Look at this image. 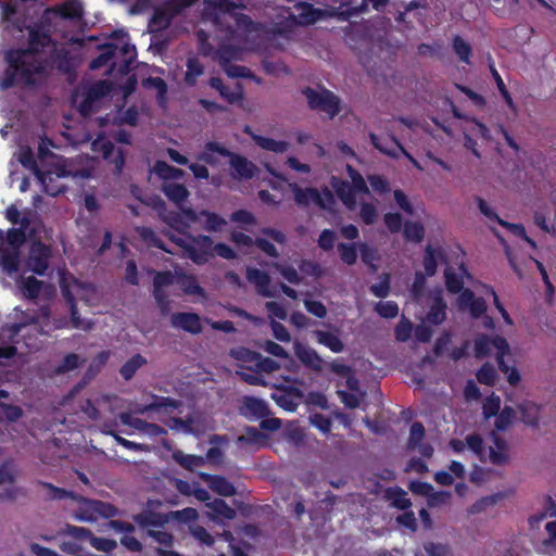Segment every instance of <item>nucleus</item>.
<instances>
[{
  "instance_id": "aec40b11",
  "label": "nucleus",
  "mask_w": 556,
  "mask_h": 556,
  "mask_svg": "<svg viewBox=\"0 0 556 556\" xmlns=\"http://www.w3.org/2000/svg\"><path fill=\"white\" fill-rule=\"evenodd\" d=\"M294 354L305 366L314 371H320L323 369L324 361L314 349L296 342L294 343Z\"/></svg>"
},
{
  "instance_id": "cd10ccee",
  "label": "nucleus",
  "mask_w": 556,
  "mask_h": 556,
  "mask_svg": "<svg viewBox=\"0 0 556 556\" xmlns=\"http://www.w3.org/2000/svg\"><path fill=\"white\" fill-rule=\"evenodd\" d=\"M135 522L142 529H150V527H163L168 522V517L154 513L151 510H144L134 517Z\"/></svg>"
},
{
  "instance_id": "680f3d73",
  "label": "nucleus",
  "mask_w": 556,
  "mask_h": 556,
  "mask_svg": "<svg viewBox=\"0 0 556 556\" xmlns=\"http://www.w3.org/2000/svg\"><path fill=\"white\" fill-rule=\"evenodd\" d=\"M273 266L281 274V276L293 285H299L302 280L301 276L299 275L298 270L288 265H282L279 263H274Z\"/></svg>"
},
{
  "instance_id": "4c0bfd02",
  "label": "nucleus",
  "mask_w": 556,
  "mask_h": 556,
  "mask_svg": "<svg viewBox=\"0 0 556 556\" xmlns=\"http://www.w3.org/2000/svg\"><path fill=\"white\" fill-rule=\"evenodd\" d=\"M199 417H188L187 419H180V418H174L173 421L175 424V428L179 429L186 433H191L194 435H200L204 433L207 429H211L212 427L207 424L206 427H200L195 426V422L198 421Z\"/></svg>"
},
{
  "instance_id": "bf43d9fd",
  "label": "nucleus",
  "mask_w": 556,
  "mask_h": 556,
  "mask_svg": "<svg viewBox=\"0 0 556 556\" xmlns=\"http://www.w3.org/2000/svg\"><path fill=\"white\" fill-rule=\"evenodd\" d=\"M389 500L391 501V505L399 509H406L412 505L407 493L401 489L389 491Z\"/></svg>"
},
{
  "instance_id": "412c9836",
  "label": "nucleus",
  "mask_w": 556,
  "mask_h": 556,
  "mask_svg": "<svg viewBox=\"0 0 556 556\" xmlns=\"http://www.w3.org/2000/svg\"><path fill=\"white\" fill-rule=\"evenodd\" d=\"M369 139L374 147L381 153L393 159L399 157V148H401V143L392 134L388 137H379L371 132L369 134Z\"/></svg>"
},
{
  "instance_id": "0e129e2a",
  "label": "nucleus",
  "mask_w": 556,
  "mask_h": 556,
  "mask_svg": "<svg viewBox=\"0 0 556 556\" xmlns=\"http://www.w3.org/2000/svg\"><path fill=\"white\" fill-rule=\"evenodd\" d=\"M338 250L343 263L353 265L357 261V251L354 244L339 243Z\"/></svg>"
},
{
  "instance_id": "338daca9",
  "label": "nucleus",
  "mask_w": 556,
  "mask_h": 556,
  "mask_svg": "<svg viewBox=\"0 0 556 556\" xmlns=\"http://www.w3.org/2000/svg\"><path fill=\"white\" fill-rule=\"evenodd\" d=\"M203 74V66L199 60L191 58L187 61L186 80L189 84H194L195 79Z\"/></svg>"
},
{
  "instance_id": "a878e982",
  "label": "nucleus",
  "mask_w": 556,
  "mask_h": 556,
  "mask_svg": "<svg viewBox=\"0 0 556 556\" xmlns=\"http://www.w3.org/2000/svg\"><path fill=\"white\" fill-rule=\"evenodd\" d=\"M47 13H54L62 18L80 20L83 16V4L78 0H68L55 9H49Z\"/></svg>"
},
{
  "instance_id": "7ed1b4c3",
  "label": "nucleus",
  "mask_w": 556,
  "mask_h": 556,
  "mask_svg": "<svg viewBox=\"0 0 556 556\" xmlns=\"http://www.w3.org/2000/svg\"><path fill=\"white\" fill-rule=\"evenodd\" d=\"M112 85L108 80L84 81L72 96L73 105L83 116H89L99 110L102 99L111 92Z\"/></svg>"
},
{
  "instance_id": "7c9ffc66",
  "label": "nucleus",
  "mask_w": 556,
  "mask_h": 556,
  "mask_svg": "<svg viewBox=\"0 0 556 556\" xmlns=\"http://www.w3.org/2000/svg\"><path fill=\"white\" fill-rule=\"evenodd\" d=\"M459 271H460V274L456 275L452 267H447L444 271L446 288L452 293H458L463 290V287H464L463 276H467L469 278V274L467 273L464 265H460Z\"/></svg>"
},
{
  "instance_id": "5fc2aeb1",
  "label": "nucleus",
  "mask_w": 556,
  "mask_h": 556,
  "mask_svg": "<svg viewBox=\"0 0 556 556\" xmlns=\"http://www.w3.org/2000/svg\"><path fill=\"white\" fill-rule=\"evenodd\" d=\"M152 399L153 402L150 403V408H152L153 410L177 409L181 405L180 401L174 400L172 397L152 395Z\"/></svg>"
},
{
  "instance_id": "f704fd0d",
  "label": "nucleus",
  "mask_w": 556,
  "mask_h": 556,
  "mask_svg": "<svg viewBox=\"0 0 556 556\" xmlns=\"http://www.w3.org/2000/svg\"><path fill=\"white\" fill-rule=\"evenodd\" d=\"M198 216H200L199 223L207 231H219L227 224L223 217L208 211L203 210L198 213Z\"/></svg>"
},
{
  "instance_id": "c85d7f7f",
  "label": "nucleus",
  "mask_w": 556,
  "mask_h": 556,
  "mask_svg": "<svg viewBox=\"0 0 556 556\" xmlns=\"http://www.w3.org/2000/svg\"><path fill=\"white\" fill-rule=\"evenodd\" d=\"M172 458L175 463L189 471H193L194 468L205 465V458L203 456L186 454L180 450H175L172 453Z\"/></svg>"
},
{
  "instance_id": "4468645a",
  "label": "nucleus",
  "mask_w": 556,
  "mask_h": 556,
  "mask_svg": "<svg viewBox=\"0 0 556 556\" xmlns=\"http://www.w3.org/2000/svg\"><path fill=\"white\" fill-rule=\"evenodd\" d=\"M164 222L175 230L185 232L197 222H200V216L192 208H182L180 212H169L165 215Z\"/></svg>"
},
{
  "instance_id": "423d86ee",
  "label": "nucleus",
  "mask_w": 556,
  "mask_h": 556,
  "mask_svg": "<svg viewBox=\"0 0 556 556\" xmlns=\"http://www.w3.org/2000/svg\"><path fill=\"white\" fill-rule=\"evenodd\" d=\"M303 94L309 109L324 112L329 118H333L340 112V99L330 90L306 87Z\"/></svg>"
},
{
  "instance_id": "6ab92c4d",
  "label": "nucleus",
  "mask_w": 556,
  "mask_h": 556,
  "mask_svg": "<svg viewBox=\"0 0 556 556\" xmlns=\"http://www.w3.org/2000/svg\"><path fill=\"white\" fill-rule=\"evenodd\" d=\"M199 477L205 481L210 489L222 496H233L235 485L223 476H215L206 472H199Z\"/></svg>"
},
{
  "instance_id": "dca6fc26",
  "label": "nucleus",
  "mask_w": 556,
  "mask_h": 556,
  "mask_svg": "<svg viewBox=\"0 0 556 556\" xmlns=\"http://www.w3.org/2000/svg\"><path fill=\"white\" fill-rule=\"evenodd\" d=\"M231 176L236 179H251L255 176L257 167L247 157L232 153L228 154Z\"/></svg>"
},
{
  "instance_id": "774afa93",
  "label": "nucleus",
  "mask_w": 556,
  "mask_h": 556,
  "mask_svg": "<svg viewBox=\"0 0 556 556\" xmlns=\"http://www.w3.org/2000/svg\"><path fill=\"white\" fill-rule=\"evenodd\" d=\"M466 445L470 451H472L481 460H483L484 456V447L482 438L477 434H468L466 437Z\"/></svg>"
},
{
  "instance_id": "f8f14e48",
  "label": "nucleus",
  "mask_w": 556,
  "mask_h": 556,
  "mask_svg": "<svg viewBox=\"0 0 556 556\" xmlns=\"http://www.w3.org/2000/svg\"><path fill=\"white\" fill-rule=\"evenodd\" d=\"M213 249V240L208 236H190L187 257L201 265L207 262Z\"/></svg>"
},
{
  "instance_id": "603ef678",
  "label": "nucleus",
  "mask_w": 556,
  "mask_h": 556,
  "mask_svg": "<svg viewBox=\"0 0 556 556\" xmlns=\"http://www.w3.org/2000/svg\"><path fill=\"white\" fill-rule=\"evenodd\" d=\"M516 416L514 408L505 406L495 419V428L500 431H505L513 424Z\"/></svg>"
},
{
  "instance_id": "c03bdc74",
  "label": "nucleus",
  "mask_w": 556,
  "mask_h": 556,
  "mask_svg": "<svg viewBox=\"0 0 556 556\" xmlns=\"http://www.w3.org/2000/svg\"><path fill=\"white\" fill-rule=\"evenodd\" d=\"M116 48H117V45H115V43H108V45L103 46L101 54L98 58H96L94 60H92V62L90 63V68L98 70L100 67H103V66L110 64V62L112 61V59L115 54Z\"/></svg>"
},
{
  "instance_id": "2f4dec72",
  "label": "nucleus",
  "mask_w": 556,
  "mask_h": 556,
  "mask_svg": "<svg viewBox=\"0 0 556 556\" xmlns=\"http://www.w3.org/2000/svg\"><path fill=\"white\" fill-rule=\"evenodd\" d=\"M216 154L228 156L230 151L219 143L211 141L205 144L204 151L199 155V160L207 164L215 165L218 162Z\"/></svg>"
},
{
  "instance_id": "b1692460",
  "label": "nucleus",
  "mask_w": 556,
  "mask_h": 556,
  "mask_svg": "<svg viewBox=\"0 0 556 556\" xmlns=\"http://www.w3.org/2000/svg\"><path fill=\"white\" fill-rule=\"evenodd\" d=\"M161 190L169 201L177 205L185 202L190 194L185 185L177 184L176 181H163Z\"/></svg>"
},
{
  "instance_id": "393cba45",
  "label": "nucleus",
  "mask_w": 556,
  "mask_h": 556,
  "mask_svg": "<svg viewBox=\"0 0 556 556\" xmlns=\"http://www.w3.org/2000/svg\"><path fill=\"white\" fill-rule=\"evenodd\" d=\"M17 286L21 289L22 295L25 299L34 301L39 296L43 288V282L35 278L34 276H21L17 280Z\"/></svg>"
},
{
  "instance_id": "c756f323",
  "label": "nucleus",
  "mask_w": 556,
  "mask_h": 556,
  "mask_svg": "<svg viewBox=\"0 0 556 556\" xmlns=\"http://www.w3.org/2000/svg\"><path fill=\"white\" fill-rule=\"evenodd\" d=\"M153 173L164 181L174 182L180 180L185 175L182 169L173 167L165 161H156L153 166Z\"/></svg>"
},
{
  "instance_id": "5701e85b",
  "label": "nucleus",
  "mask_w": 556,
  "mask_h": 556,
  "mask_svg": "<svg viewBox=\"0 0 556 556\" xmlns=\"http://www.w3.org/2000/svg\"><path fill=\"white\" fill-rule=\"evenodd\" d=\"M247 279L256 287L258 294L265 298L274 296V293L269 289L270 277L267 273L249 267L247 269Z\"/></svg>"
},
{
  "instance_id": "c9c22d12",
  "label": "nucleus",
  "mask_w": 556,
  "mask_h": 556,
  "mask_svg": "<svg viewBox=\"0 0 556 556\" xmlns=\"http://www.w3.org/2000/svg\"><path fill=\"white\" fill-rule=\"evenodd\" d=\"M446 304L441 298V295H437L433 299L430 311L427 315V320L433 325L442 324L446 318Z\"/></svg>"
},
{
  "instance_id": "0eeeda50",
  "label": "nucleus",
  "mask_w": 556,
  "mask_h": 556,
  "mask_svg": "<svg viewBox=\"0 0 556 556\" xmlns=\"http://www.w3.org/2000/svg\"><path fill=\"white\" fill-rule=\"evenodd\" d=\"M289 188L293 192L295 203L300 206L313 203L323 210H330L334 204V197L327 188L319 192L315 188L302 189L295 182L289 184Z\"/></svg>"
},
{
  "instance_id": "9d476101",
  "label": "nucleus",
  "mask_w": 556,
  "mask_h": 556,
  "mask_svg": "<svg viewBox=\"0 0 556 556\" xmlns=\"http://www.w3.org/2000/svg\"><path fill=\"white\" fill-rule=\"evenodd\" d=\"M51 256L52 252L48 245L39 241H35L30 245L26 266L34 274L43 276L50 266Z\"/></svg>"
},
{
  "instance_id": "2eb2a0df",
  "label": "nucleus",
  "mask_w": 556,
  "mask_h": 556,
  "mask_svg": "<svg viewBox=\"0 0 556 556\" xmlns=\"http://www.w3.org/2000/svg\"><path fill=\"white\" fill-rule=\"evenodd\" d=\"M240 413L251 420H258L270 414L267 403L254 396H245L240 407Z\"/></svg>"
},
{
  "instance_id": "37998d69",
  "label": "nucleus",
  "mask_w": 556,
  "mask_h": 556,
  "mask_svg": "<svg viewBox=\"0 0 556 556\" xmlns=\"http://www.w3.org/2000/svg\"><path fill=\"white\" fill-rule=\"evenodd\" d=\"M240 54L241 52L239 49L231 46H223L214 53V59L217 60L223 67L230 64L233 60H239Z\"/></svg>"
},
{
  "instance_id": "6e6d98bb",
  "label": "nucleus",
  "mask_w": 556,
  "mask_h": 556,
  "mask_svg": "<svg viewBox=\"0 0 556 556\" xmlns=\"http://www.w3.org/2000/svg\"><path fill=\"white\" fill-rule=\"evenodd\" d=\"M238 443L249 445H260L264 441V435L257 428L248 427L243 434L238 438Z\"/></svg>"
},
{
  "instance_id": "4d7b16f0",
  "label": "nucleus",
  "mask_w": 556,
  "mask_h": 556,
  "mask_svg": "<svg viewBox=\"0 0 556 556\" xmlns=\"http://www.w3.org/2000/svg\"><path fill=\"white\" fill-rule=\"evenodd\" d=\"M189 532L195 540L206 546H212L215 542L214 538L207 532V530L200 525H190Z\"/></svg>"
},
{
  "instance_id": "6e6552de",
  "label": "nucleus",
  "mask_w": 556,
  "mask_h": 556,
  "mask_svg": "<svg viewBox=\"0 0 556 556\" xmlns=\"http://www.w3.org/2000/svg\"><path fill=\"white\" fill-rule=\"evenodd\" d=\"M197 1L198 0H170L157 8L149 24L150 31L154 33L166 28L176 15Z\"/></svg>"
},
{
  "instance_id": "052dcab7",
  "label": "nucleus",
  "mask_w": 556,
  "mask_h": 556,
  "mask_svg": "<svg viewBox=\"0 0 556 556\" xmlns=\"http://www.w3.org/2000/svg\"><path fill=\"white\" fill-rule=\"evenodd\" d=\"M359 252L362 261L367 264L372 271L377 270L375 262L378 260V252L376 249L369 247L366 243L359 244Z\"/></svg>"
},
{
  "instance_id": "13d9d810",
  "label": "nucleus",
  "mask_w": 556,
  "mask_h": 556,
  "mask_svg": "<svg viewBox=\"0 0 556 556\" xmlns=\"http://www.w3.org/2000/svg\"><path fill=\"white\" fill-rule=\"evenodd\" d=\"M453 48L463 62L469 63L471 47L468 42H466L460 36L456 35L453 39Z\"/></svg>"
},
{
  "instance_id": "e2e57ef3",
  "label": "nucleus",
  "mask_w": 556,
  "mask_h": 556,
  "mask_svg": "<svg viewBox=\"0 0 556 556\" xmlns=\"http://www.w3.org/2000/svg\"><path fill=\"white\" fill-rule=\"evenodd\" d=\"M152 293L162 315H167L170 311V302L168 300L166 288H153Z\"/></svg>"
},
{
  "instance_id": "f3484780",
  "label": "nucleus",
  "mask_w": 556,
  "mask_h": 556,
  "mask_svg": "<svg viewBox=\"0 0 556 556\" xmlns=\"http://www.w3.org/2000/svg\"><path fill=\"white\" fill-rule=\"evenodd\" d=\"M325 15V12L315 9L312 4L306 2H299L293 7L290 16L301 25H308L317 22Z\"/></svg>"
},
{
  "instance_id": "9b49d317",
  "label": "nucleus",
  "mask_w": 556,
  "mask_h": 556,
  "mask_svg": "<svg viewBox=\"0 0 556 556\" xmlns=\"http://www.w3.org/2000/svg\"><path fill=\"white\" fill-rule=\"evenodd\" d=\"M92 150L101 153L103 159L114 165L115 173H122L125 165V152L122 149H116L115 146L103 137L97 138L92 144Z\"/></svg>"
},
{
  "instance_id": "1a4fd4ad",
  "label": "nucleus",
  "mask_w": 556,
  "mask_h": 556,
  "mask_svg": "<svg viewBox=\"0 0 556 556\" xmlns=\"http://www.w3.org/2000/svg\"><path fill=\"white\" fill-rule=\"evenodd\" d=\"M76 501L84 504L75 513V518L79 521L94 522L98 515L109 518L116 514V508L114 506L101 501L86 500L79 495Z\"/></svg>"
},
{
  "instance_id": "49530a36",
  "label": "nucleus",
  "mask_w": 556,
  "mask_h": 556,
  "mask_svg": "<svg viewBox=\"0 0 556 556\" xmlns=\"http://www.w3.org/2000/svg\"><path fill=\"white\" fill-rule=\"evenodd\" d=\"M85 359L75 353L67 354L55 368V374L62 375L78 368Z\"/></svg>"
},
{
  "instance_id": "09e8293b",
  "label": "nucleus",
  "mask_w": 556,
  "mask_h": 556,
  "mask_svg": "<svg viewBox=\"0 0 556 556\" xmlns=\"http://www.w3.org/2000/svg\"><path fill=\"white\" fill-rule=\"evenodd\" d=\"M404 236L406 240L420 242L425 236V228L420 223L406 222L404 224Z\"/></svg>"
},
{
  "instance_id": "79ce46f5",
  "label": "nucleus",
  "mask_w": 556,
  "mask_h": 556,
  "mask_svg": "<svg viewBox=\"0 0 556 556\" xmlns=\"http://www.w3.org/2000/svg\"><path fill=\"white\" fill-rule=\"evenodd\" d=\"M336 191L349 210L354 211L356 208L355 190L349 182L342 181Z\"/></svg>"
},
{
  "instance_id": "e433bc0d",
  "label": "nucleus",
  "mask_w": 556,
  "mask_h": 556,
  "mask_svg": "<svg viewBox=\"0 0 556 556\" xmlns=\"http://www.w3.org/2000/svg\"><path fill=\"white\" fill-rule=\"evenodd\" d=\"M300 393L293 394L279 390L271 394V399L283 409L294 412L299 405Z\"/></svg>"
},
{
  "instance_id": "a18cd8bd",
  "label": "nucleus",
  "mask_w": 556,
  "mask_h": 556,
  "mask_svg": "<svg viewBox=\"0 0 556 556\" xmlns=\"http://www.w3.org/2000/svg\"><path fill=\"white\" fill-rule=\"evenodd\" d=\"M38 484L43 486L45 489H47L48 497L50 500H58V501L65 500V498H71L73 501L78 500V495H76L75 493L66 491V490L58 488V486H54L51 483L39 481Z\"/></svg>"
},
{
  "instance_id": "ddd939ff",
  "label": "nucleus",
  "mask_w": 556,
  "mask_h": 556,
  "mask_svg": "<svg viewBox=\"0 0 556 556\" xmlns=\"http://www.w3.org/2000/svg\"><path fill=\"white\" fill-rule=\"evenodd\" d=\"M492 349L496 350V357L498 355L504 356L509 353L508 342L503 337L490 338L488 336H481L476 339L475 353L477 357H484L489 355Z\"/></svg>"
},
{
  "instance_id": "8fccbe9b",
  "label": "nucleus",
  "mask_w": 556,
  "mask_h": 556,
  "mask_svg": "<svg viewBox=\"0 0 556 556\" xmlns=\"http://www.w3.org/2000/svg\"><path fill=\"white\" fill-rule=\"evenodd\" d=\"M181 290L189 295L206 299L205 290L197 282L193 277L184 278L180 282Z\"/></svg>"
},
{
  "instance_id": "3c124183",
  "label": "nucleus",
  "mask_w": 556,
  "mask_h": 556,
  "mask_svg": "<svg viewBox=\"0 0 556 556\" xmlns=\"http://www.w3.org/2000/svg\"><path fill=\"white\" fill-rule=\"evenodd\" d=\"M20 162L25 168L30 169L35 176L38 175V172H40L45 166L39 162L38 160L34 159V155L31 151L27 149H22L20 152Z\"/></svg>"
},
{
  "instance_id": "69168bd1",
  "label": "nucleus",
  "mask_w": 556,
  "mask_h": 556,
  "mask_svg": "<svg viewBox=\"0 0 556 556\" xmlns=\"http://www.w3.org/2000/svg\"><path fill=\"white\" fill-rule=\"evenodd\" d=\"M424 553L421 556H451V549L447 545L433 542L424 545Z\"/></svg>"
},
{
  "instance_id": "f257e3e1",
  "label": "nucleus",
  "mask_w": 556,
  "mask_h": 556,
  "mask_svg": "<svg viewBox=\"0 0 556 556\" xmlns=\"http://www.w3.org/2000/svg\"><path fill=\"white\" fill-rule=\"evenodd\" d=\"M50 38L47 34L31 29L29 31V48L10 51L7 55L9 68L0 81V88H10L20 76L26 84L37 81L36 75L43 71V59L39 50L47 47Z\"/></svg>"
},
{
  "instance_id": "4be33fe9",
  "label": "nucleus",
  "mask_w": 556,
  "mask_h": 556,
  "mask_svg": "<svg viewBox=\"0 0 556 556\" xmlns=\"http://www.w3.org/2000/svg\"><path fill=\"white\" fill-rule=\"evenodd\" d=\"M206 507L211 510L206 514L208 519L217 525H222V521L218 519V517L231 520L237 516L236 510L220 498H215L214 501L207 502Z\"/></svg>"
},
{
  "instance_id": "864d4df0",
  "label": "nucleus",
  "mask_w": 556,
  "mask_h": 556,
  "mask_svg": "<svg viewBox=\"0 0 556 556\" xmlns=\"http://www.w3.org/2000/svg\"><path fill=\"white\" fill-rule=\"evenodd\" d=\"M137 232L139 236L149 244L156 247L163 251H166L168 253H174L173 251L165 248L163 241L156 236V233L148 227H140L137 228Z\"/></svg>"
},
{
  "instance_id": "a19ab883",
  "label": "nucleus",
  "mask_w": 556,
  "mask_h": 556,
  "mask_svg": "<svg viewBox=\"0 0 556 556\" xmlns=\"http://www.w3.org/2000/svg\"><path fill=\"white\" fill-rule=\"evenodd\" d=\"M443 258L441 250H434L431 245H427L424 257V266L427 276H433L437 271L438 260Z\"/></svg>"
},
{
  "instance_id": "f03ea898",
  "label": "nucleus",
  "mask_w": 556,
  "mask_h": 556,
  "mask_svg": "<svg viewBox=\"0 0 556 556\" xmlns=\"http://www.w3.org/2000/svg\"><path fill=\"white\" fill-rule=\"evenodd\" d=\"M90 176L87 168H76L73 159L52 156L51 163L45 166L36 176L42 189L48 194L55 197L64 191L65 185L61 179L66 177L86 179Z\"/></svg>"
},
{
  "instance_id": "bb28decb",
  "label": "nucleus",
  "mask_w": 556,
  "mask_h": 556,
  "mask_svg": "<svg viewBox=\"0 0 556 556\" xmlns=\"http://www.w3.org/2000/svg\"><path fill=\"white\" fill-rule=\"evenodd\" d=\"M493 446L489 450V459L493 465H504L508 462V444L500 437L493 435Z\"/></svg>"
},
{
  "instance_id": "de8ad7c7",
  "label": "nucleus",
  "mask_w": 556,
  "mask_h": 556,
  "mask_svg": "<svg viewBox=\"0 0 556 556\" xmlns=\"http://www.w3.org/2000/svg\"><path fill=\"white\" fill-rule=\"evenodd\" d=\"M425 427L421 422H413L409 430V438L407 442V448L415 451L417 446L422 443L425 438Z\"/></svg>"
},
{
  "instance_id": "58836bf2",
  "label": "nucleus",
  "mask_w": 556,
  "mask_h": 556,
  "mask_svg": "<svg viewBox=\"0 0 556 556\" xmlns=\"http://www.w3.org/2000/svg\"><path fill=\"white\" fill-rule=\"evenodd\" d=\"M521 419L525 424L536 427L539 424L540 407L533 402H523L519 405Z\"/></svg>"
},
{
  "instance_id": "473e14b6",
  "label": "nucleus",
  "mask_w": 556,
  "mask_h": 556,
  "mask_svg": "<svg viewBox=\"0 0 556 556\" xmlns=\"http://www.w3.org/2000/svg\"><path fill=\"white\" fill-rule=\"evenodd\" d=\"M314 336L318 343L327 346L333 353H340L344 350V344L341 339L331 332L315 330Z\"/></svg>"
},
{
  "instance_id": "72a5a7b5",
  "label": "nucleus",
  "mask_w": 556,
  "mask_h": 556,
  "mask_svg": "<svg viewBox=\"0 0 556 556\" xmlns=\"http://www.w3.org/2000/svg\"><path fill=\"white\" fill-rule=\"evenodd\" d=\"M252 138L260 148L275 153H285L290 147L289 142L282 140H275L258 135H253Z\"/></svg>"
},
{
  "instance_id": "ea45409f",
  "label": "nucleus",
  "mask_w": 556,
  "mask_h": 556,
  "mask_svg": "<svg viewBox=\"0 0 556 556\" xmlns=\"http://www.w3.org/2000/svg\"><path fill=\"white\" fill-rule=\"evenodd\" d=\"M146 364L147 359L142 355L136 354L121 367L119 374L125 380L128 381L135 376L137 370Z\"/></svg>"
},
{
  "instance_id": "a211bd4d",
  "label": "nucleus",
  "mask_w": 556,
  "mask_h": 556,
  "mask_svg": "<svg viewBox=\"0 0 556 556\" xmlns=\"http://www.w3.org/2000/svg\"><path fill=\"white\" fill-rule=\"evenodd\" d=\"M172 326L192 334L202 332L200 316L195 313H175L170 318Z\"/></svg>"
},
{
  "instance_id": "20e7f679",
  "label": "nucleus",
  "mask_w": 556,
  "mask_h": 556,
  "mask_svg": "<svg viewBox=\"0 0 556 556\" xmlns=\"http://www.w3.org/2000/svg\"><path fill=\"white\" fill-rule=\"evenodd\" d=\"M203 17L214 26L233 33L232 22H244L243 15H237L232 11L244 7V0H205Z\"/></svg>"
},
{
  "instance_id": "39448f33",
  "label": "nucleus",
  "mask_w": 556,
  "mask_h": 556,
  "mask_svg": "<svg viewBox=\"0 0 556 556\" xmlns=\"http://www.w3.org/2000/svg\"><path fill=\"white\" fill-rule=\"evenodd\" d=\"M26 240L24 230L10 229L7 233V240L0 244V266L12 275L18 270L20 248Z\"/></svg>"
}]
</instances>
